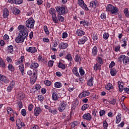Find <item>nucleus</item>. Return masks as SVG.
I'll return each mask as SVG.
<instances>
[{"mask_svg": "<svg viewBox=\"0 0 129 129\" xmlns=\"http://www.w3.org/2000/svg\"><path fill=\"white\" fill-rule=\"evenodd\" d=\"M18 30H19L20 32L15 38V42L18 44L24 43L25 42V39H26L28 37V30L25 25H20L18 26Z\"/></svg>", "mask_w": 129, "mask_h": 129, "instance_id": "f257e3e1", "label": "nucleus"}, {"mask_svg": "<svg viewBox=\"0 0 129 129\" xmlns=\"http://www.w3.org/2000/svg\"><path fill=\"white\" fill-rule=\"evenodd\" d=\"M106 12H109L112 15H115L118 13V8L113 6L111 4H108L106 8Z\"/></svg>", "mask_w": 129, "mask_h": 129, "instance_id": "f03ea898", "label": "nucleus"}, {"mask_svg": "<svg viewBox=\"0 0 129 129\" xmlns=\"http://www.w3.org/2000/svg\"><path fill=\"white\" fill-rule=\"evenodd\" d=\"M25 27L27 29H33L35 28V20L33 18H29L25 23Z\"/></svg>", "mask_w": 129, "mask_h": 129, "instance_id": "7ed1b4c3", "label": "nucleus"}, {"mask_svg": "<svg viewBox=\"0 0 129 129\" xmlns=\"http://www.w3.org/2000/svg\"><path fill=\"white\" fill-rule=\"evenodd\" d=\"M66 9V7L64 6H57L56 7H55L57 15H66V14H67Z\"/></svg>", "mask_w": 129, "mask_h": 129, "instance_id": "20e7f679", "label": "nucleus"}, {"mask_svg": "<svg viewBox=\"0 0 129 129\" xmlns=\"http://www.w3.org/2000/svg\"><path fill=\"white\" fill-rule=\"evenodd\" d=\"M118 62L121 63L123 62V63L124 65H127V64H129V57L128 56H126L125 55L122 54L120 55L118 58Z\"/></svg>", "mask_w": 129, "mask_h": 129, "instance_id": "39448f33", "label": "nucleus"}, {"mask_svg": "<svg viewBox=\"0 0 129 129\" xmlns=\"http://www.w3.org/2000/svg\"><path fill=\"white\" fill-rule=\"evenodd\" d=\"M78 4L85 11H86L87 12H88L89 11V9H88V7H87V5H86V4L84 3V1H83V0H78Z\"/></svg>", "mask_w": 129, "mask_h": 129, "instance_id": "423d86ee", "label": "nucleus"}, {"mask_svg": "<svg viewBox=\"0 0 129 129\" xmlns=\"http://www.w3.org/2000/svg\"><path fill=\"white\" fill-rule=\"evenodd\" d=\"M0 81H2V82H3V83H5V84H8V83H10V79L6 76L3 75L1 74Z\"/></svg>", "mask_w": 129, "mask_h": 129, "instance_id": "0eeeda50", "label": "nucleus"}, {"mask_svg": "<svg viewBox=\"0 0 129 129\" xmlns=\"http://www.w3.org/2000/svg\"><path fill=\"white\" fill-rule=\"evenodd\" d=\"M66 105H67V102H62L59 105L58 107V110L60 112L64 111V110L66 108Z\"/></svg>", "mask_w": 129, "mask_h": 129, "instance_id": "6e6552de", "label": "nucleus"}, {"mask_svg": "<svg viewBox=\"0 0 129 129\" xmlns=\"http://www.w3.org/2000/svg\"><path fill=\"white\" fill-rule=\"evenodd\" d=\"M41 112H42V109L40 107H36L34 110V114L35 116H39Z\"/></svg>", "mask_w": 129, "mask_h": 129, "instance_id": "1a4fd4ad", "label": "nucleus"}, {"mask_svg": "<svg viewBox=\"0 0 129 129\" xmlns=\"http://www.w3.org/2000/svg\"><path fill=\"white\" fill-rule=\"evenodd\" d=\"M88 41V38L86 36H83L81 39H80L78 42L79 45H83L85 44L86 42Z\"/></svg>", "mask_w": 129, "mask_h": 129, "instance_id": "9d476101", "label": "nucleus"}, {"mask_svg": "<svg viewBox=\"0 0 129 129\" xmlns=\"http://www.w3.org/2000/svg\"><path fill=\"white\" fill-rule=\"evenodd\" d=\"M15 81H12L11 82L9 85L7 87V92H11L13 89H14V87L15 86Z\"/></svg>", "mask_w": 129, "mask_h": 129, "instance_id": "9b49d317", "label": "nucleus"}, {"mask_svg": "<svg viewBox=\"0 0 129 129\" xmlns=\"http://www.w3.org/2000/svg\"><path fill=\"white\" fill-rule=\"evenodd\" d=\"M90 92L88 91H83L79 95V98H82L83 97L89 96Z\"/></svg>", "mask_w": 129, "mask_h": 129, "instance_id": "f8f14e48", "label": "nucleus"}, {"mask_svg": "<svg viewBox=\"0 0 129 129\" xmlns=\"http://www.w3.org/2000/svg\"><path fill=\"white\" fill-rule=\"evenodd\" d=\"M26 51L31 53V54H34V53H37V48L35 47H29L26 48Z\"/></svg>", "mask_w": 129, "mask_h": 129, "instance_id": "ddd939ff", "label": "nucleus"}, {"mask_svg": "<svg viewBox=\"0 0 129 129\" xmlns=\"http://www.w3.org/2000/svg\"><path fill=\"white\" fill-rule=\"evenodd\" d=\"M83 119H86L88 121H90V120L92 119V117L91 116V114H90V113H89L84 114L83 116Z\"/></svg>", "mask_w": 129, "mask_h": 129, "instance_id": "4468645a", "label": "nucleus"}, {"mask_svg": "<svg viewBox=\"0 0 129 129\" xmlns=\"http://www.w3.org/2000/svg\"><path fill=\"white\" fill-rule=\"evenodd\" d=\"M68 47V44L67 43L60 42L58 45V48L59 50H63L66 49Z\"/></svg>", "mask_w": 129, "mask_h": 129, "instance_id": "2eb2a0df", "label": "nucleus"}, {"mask_svg": "<svg viewBox=\"0 0 129 129\" xmlns=\"http://www.w3.org/2000/svg\"><path fill=\"white\" fill-rule=\"evenodd\" d=\"M3 18H7L10 16V11H9V10L7 8H5L3 10Z\"/></svg>", "mask_w": 129, "mask_h": 129, "instance_id": "dca6fc26", "label": "nucleus"}, {"mask_svg": "<svg viewBox=\"0 0 129 129\" xmlns=\"http://www.w3.org/2000/svg\"><path fill=\"white\" fill-rule=\"evenodd\" d=\"M96 7H98V3L96 1H91L90 3V7L93 9H96Z\"/></svg>", "mask_w": 129, "mask_h": 129, "instance_id": "f3484780", "label": "nucleus"}, {"mask_svg": "<svg viewBox=\"0 0 129 129\" xmlns=\"http://www.w3.org/2000/svg\"><path fill=\"white\" fill-rule=\"evenodd\" d=\"M52 100L56 101L59 99V94L57 93L56 92H54L52 94Z\"/></svg>", "mask_w": 129, "mask_h": 129, "instance_id": "a211bd4d", "label": "nucleus"}, {"mask_svg": "<svg viewBox=\"0 0 129 129\" xmlns=\"http://www.w3.org/2000/svg\"><path fill=\"white\" fill-rule=\"evenodd\" d=\"M76 35H77V36H84V35H85V32L81 29H78L76 31Z\"/></svg>", "mask_w": 129, "mask_h": 129, "instance_id": "6ab92c4d", "label": "nucleus"}, {"mask_svg": "<svg viewBox=\"0 0 129 129\" xmlns=\"http://www.w3.org/2000/svg\"><path fill=\"white\" fill-rule=\"evenodd\" d=\"M118 87L119 88V91L120 92L123 91V89H124L123 88V83L120 81H118Z\"/></svg>", "mask_w": 129, "mask_h": 129, "instance_id": "aec40b11", "label": "nucleus"}, {"mask_svg": "<svg viewBox=\"0 0 129 129\" xmlns=\"http://www.w3.org/2000/svg\"><path fill=\"white\" fill-rule=\"evenodd\" d=\"M72 72L75 76H77V77H80V75L79 74V73H78L77 67H74L72 70Z\"/></svg>", "mask_w": 129, "mask_h": 129, "instance_id": "412c9836", "label": "nucleus"}, {"mask_svg": "<svg viewBox=\"0 0 129 129\" xmlns=\"http://www.w3.org/2000/svg\"><path fill=\"white\" fill-rule=\"evenodd\" d=\"M49 14L51 15L52 17L57 16V11L54 8H50L49 10Z\"/></svg>", "mask_w": 129, "mask_h": 129, "instance_id": "4be33fe9", "label": "nucleus"}, {"mask_svg": "<svg viewBox=\"0 0 129 129\" xmlns=\"http://www.w3.org/2000/svg\"><path fill=\"white\" fill-rule=\"evenodd\" d=\"M93 80H94V78L93 77H91L90 79L88 80L87 81V86L91 87L93 86Z\"/></svg>", "mask_w": 129, "mask_h": 129, "instance_id": "5701e85b", "label": "nucleus"}, {"mask_svg": "<svg viewBox=\"0 0 129 129\" xmlns=\"http://www.w3.org/2000/svg\"><path fill=\"white\" fill-rule=\"evenodd\" d=\"M25 67H24V64H21L19 66V70L21 72V74L22 76L25 75Z\"/></svg>", "mask_w": 129, "mask_h": 129, "instance_id": "b1692460", "label": "nucleus"}, {"mask_svg": "<svg viewBox=\"0 0 129 129\" xmlns=\"http://www.w3.org/2000/svg\"><path fill=\"white\" fill-rule=\"evenodd\" d=\"M97 52H98V49L97 47L96 46H95L92 51V54L94 57L97 55Z\"/></svg>", "mask_w": 129, "mask_h": 129, "instance_id": "393cba45", "label": "nucleus"}, {"mask_svg": "<svg viewBox=\"0 0 129 129\" xmlns=\"http://www.w3.org/2000/svg\"><path fill=\"white\" fill-rule=\"evenodd\" d=\"M94 70L95 71H97V70H101V65L100 64L97 63L94 65L93 67Z\"/></svg>", "mask_w": 129, "mask_h": 129, "instance_id": "a878e982", "label": "nucleus"}, {"mask_svg": "<svg viewBox=\"0 0 129 129\" xmlns=\"http://www.w3.org/2000/svg\"><path fill=\"white\" fill-rule=\"evenodd\" d=\"M80 25H83L84 27H88L89 26V22L87 21V20H83L80 21Z\"/></svg>", "mask_w": 129, "mask_h": 129, "instance_id": "bb28decb", "label": "nucleus"}, {"mask_svg": "<svg viewBox=\"0 0 129 129\" xmlns=\"http://www.w3.org/2000/svg\"><path fill=\"white\" fill-rule=\"evenodd\" d=\"M39 67V63L37 62H32L31 66L30 67L31 69H37Z\"/></svg>", "mask_w": 129, "mask_h": 129, "instance_id": "cd10ccee", "label": "nucleus"}, {"mask_svg": "<svg viewBox=\"0 0 129 129\" xmlns=\"http://www.w3.org/2000/svg\"><path fill=\"white\" fill-rule=\"evenodd\" d=\"M121 121V114L118 113L116 117V123H119Z\"/></svg>", "mask_w": 129, "mask_h": 129, "instance_id": "c85d7f7f", "label": "nucleus"}, {"mask_svg": "<svg viewBox=\"0 0 129 129\" xmlns=\"http://www.w3.org/2000/svg\"><path fill=\"white\" fill-rule=\"evenodd\" d=\"M7 50L11 54H14V46L11 45L7 47Z\"/></svg>", "mask_w": 129, "mask_h": 129, "instance_id": "c756f323", "label": "nucleus"}, {"mask_svg": "<svg viewBox=\"0 0 129 129\" xmlns=\"http://www.w3.org/2000/svg\"><path fill=\"white\" fill-rule=\"evenodd\" d=\"M37 74V72H35L33 73V80H31V84H34L35 82H36V81L37 80V75H36Z\"/></svg>", "mask_w": 129, "mask_h": 129, "instance_id": "7c9ffc66", "label": "nucleus"}, {"mask_svg": "<svg viewBox=\"0 0 129 129\" xmlns=\"http://www.w3.org/2000/svg\"><path fill=\"white\" fill-rule=\"evenodd\" d=\"M7 64H6V62L5 61H4V59L3 58H0V66L2 68H6V66Z\"/></svg>", "mask_w": 129, "mask_h": 129, "instance_id": "2f4dec72", "label": "nucleus"}, {"mask_svg": "<svg viewBox=\"0 0 129 129\" xmlns=\"http://www.w3.org/2000/svg\"><path fill=\"white\" fill-rule=\"evenodd\" d=\"M110 74L111 76H115L116 75V70L114 68H112L110 70Z\"/></svg>", "mask_w": 129, "mask_h": 129, "instance_id": "473e14b6", "label": "nucleus"}, {"mask_svg": "<svg viewBox=\"0 0 129 129\" xmlns=\"http://www.w3.org/2000/svg\"><path fill=\"white\" fill-rule=\"evenodd\" d=\"M62 15L57 14V19L58 20V22H62L65 21V18L61 16Z\"/></svg>", "mask_w": 129, "mask_h": 129, "instance_id": "72a5a7b5", "label": "nucleus"}, {"mask_svg": "<svg viewBox=\"0 0 129 129\" xmlns=\"http://www.w3.org/2000/svg\"><path fill=\"white\" fill-rule=\"evenodd\" d=\"M107 90H110V89H113V86L110 83H108L105 87Z\"/></svg>", "mask_w": 129, "mask_h": 129, "instance_id": "f704fd0d", "label": "nucleus"}, {"mask_svg": "<svg viewBox=\"0 0 129 129\" xmlns=\"http://www.w3.org/2000/svg\"><path fill=\"white\" fill-rule=\"evenodd\" d=\"M123 41V44L121 45V47H126V43H127V41H128V39L127 37H124L123 39H122Z\"/></svg>", "mask_w": 129, "mask_h": 129, "instance_id": "c9c22d12", "label": "nucleus"}, {"mask_svg": "<svg viewBox=\"0 0 129 129\" xmlns=\"http://www.w3.org/2000/svg\"><path fill=\"white\" fill-rule=\"evenodd\" d=\"M70 126H71L72 128H74V127H75V126H76V125H78V121H75L73 122H71L70 124Z\"/></svg>", "mask_w": 129, "mask_h": 129, "instance_id": "e433bc0d", "label": "nucleus"}, {"mask_svg": "<svg viewBox=\"0 0 129 129\" xmlns=\"http://www.w3.org/2000/svg\"><path fill=\"white\" fill-rule=\"evenodd\" d=\"M54 87L55 88H61L62 87V84L60 82H56L54 83Z\"/></svg>", "mask_w": 129, "mask_h": 129, "instance_id": "4c0bfd02", "label": "nucleus"}, {"mask_svg": "<svg viewBox=\"0 0 129 129\" xmlns=\"http://www.w3.org/2000/svg\"><path fill=\"white\" fill-rule=\"evenodd\" d=\"M52 21L54 24H58L59 23V21L58 20V17H57V15L54 16H52Z\"/></svg>", "mask_w": 129, "mask_h": 129, "instance_id": "58836bf2", "label": "nucleus"}, {"mask_svg": "<svg viewBox=\"0 0 129 129\" xmlns=\"http://www.w3.org/2000/svg\"><path fill=\"white\" fill-rule=\"evenodd\" d=\"M97 61L98 63L100 64V65H102V64H103V60L102 59V58H101V57L100 56H98L97 57Z\"/></svg>", "mask_w": 129, "mask_h": 129, "instance_id": "ea45409f", "label": "nucleus"}, {"mask_svg": "<svg viewBox=\"0 0 129 129\" xmlns=\"http://www.w3.org/2000/svg\"><path fill=\"white\" fill-rule=\"evenodd\" d=\"M65 59H67L68 60V61H70L71 62L72 60H73V58H72V56L71 55V54H68L65 56Z\"/></svg>", "mask_w": 129, "mask_h": 129, "instance_id": "a19ab883", "label": "nucleus"}, {"mask_svg": "<svg viewBox=\"0 0 129 129\" xmlns=\"http://www.w3.org/2000/svg\"><path fill=\"white\" fill-rule=\"evenodd\" d=\"M18 97L19 98V99L23 100L24 98H25V94L24 93H19L18 94Z\"/></svg>", "mask_w": 129, "mask_h": 129, "instance_id": "79ce46f5", "label": "nucleus"}, {"mask_svg": "<svg viewBox=\"0 0 129 129\" xmlns=\"http://www.w3.org/2000/svg\"><path fill=\"white\" fill-rule=\"evenodd\" d=\"M79 73L81 76H83V75L85 74V72L84 71V70H83V68L82 67H81L79 68Z\"/></svg>", "mask_w": 129, "mask_h": 129, "instance_id": "37998d69", "label": "nucleus"}, {"mask_svg": "<svg viewBox=\"0 0 129 129\" xmlns=\"http://www.w3.org/2000/svg\"><path fill=\"white\" fill-rule=\"evenodd\" d=\"M8 69L9 71H12V72H14L15 71V67L13 66V64L9 63L8 65Z\"/></svg>", "mask_w": 129, "mask_h": 129, "instance_id": "c03bdc74", "label": "nucleus"}, {"mask_svg": "<svg viewBox=\"0 0 129 129\" xmlns=\"http://www.w3.org/2000/svg\"><path fill=\"white\" fill-rule=\"evenodd\" d=\"M58 67V68H61V69H62V70H64V69L66 68L65 64L61 63L60 61H59Z\"/></svg>", "mask_w": 129, "mask_h": 129, "instance_id": "a18cd8bd", "label": "nucleus"}, {"mask_svg": "<svg viewBox=\"0 0 129 129\" xmlns=\"http://www.w3.org/2000/svg\"><path fill=\"white\" fill-rule=\"evenodd\" d=\"M44 31L46 34V35H49L50 32L49 31V30H48V27L46 26V25H45L43 27Z\"/></svg>", "mask_w": 129, "mask_h": 129, "instance_id": "49530a36", "label": "nucleus"}, {"mask_svg": "<svg viewBox=\"0 0 129 129\" xmlns=\"http://www.w3.org/2000/svg\"><path fill=\"white\" fill-rule=\"evenodd\" d=\"M49 112H50V113H52V114H57V113H58L57 109H52V108H51V109L49 111Z\"/></svg>", "mask_w": 129, "mask_h": 129, "instance_id": "de8ad7c7", "label": "nucleus"}, {"mask_svg": "<svg viewBox=\"0 0 129 129\" xmlns=\"http://www.w3.org/2000/svg\"><path fill=\"white\" fill-rule=\"evenodd\" d=\"M109 37V34H108V33L107 32L104 33L103 35V38L104 40H107V39H108Z\"/></svg>", "mask_w": 129, "mask_h": 129, "instance_id": "09e8293b", "label": "nucleus"}, {"mask_svg": "<svg viewBox=\"0 0 129 129\" xmlns=\"http://www.w3.org/2000/svg\"><path fill=\"white\" fill-rule=\"evenodd\" d=\"M123 12L125 17H126V18H128L129 17L128 9L125 8L123 10Z\"/></svg>", "mask_w": 129, "mask_h": 129, "instance_id": "8fccbe9b", "label": "nucleus"}, {"mask_svg": "<svg viewBox=\"0 0 129 129\" xmlns=\"http://www.w3.org/2000/svg\"><path fill=\"white\" fill-rule=\"evenodd\" d=\"M89 107V105H88V104H84L82 107V110L84 111V110H86V109H87V108H88Z\"/></svg>", "mask_w": 129, "mask_h": 129, "instance_id": "3c124183", "label": "nucleus"}, {"mask_svg": "<svg viewBox=\"0 0 129 129\" xmlns=\"http://www.w3.org/2000/svg\"><path fill=\"white\" fill-rule=\"evenodd\" d=\"M75 62H79L81 61V58H80V56L79 55H76L75 58Z\"/></svg>", "mask_w": 129, "mask_h": 129, "instance_id": "603ef678", "label": "nucleus"}, {"mask_svg": "<svg viewBox=\"0 0 129 129\" xmlns=\"http://www.w3.org/2000/svg\"><path fill=\"white\" fill-rule=\"evenodd\" d=\"M44 84L46 86H50L52 84V82L49 80L44 81Z\"/></svg>", "mask_w": 129, "mask_h": 129, "instance_id": "864d4df0", "label": "nucleus"}, {"mask_svg": "<svg viewBox=\"0 0 129 129\" xmlns=\"http://www.w3.org/2000/svg\"><path fill=\"white\" fill-rule=\"evenodd\" d=\"M53 64H54L53 60H49L48 62V67H53Z\"/></svg>", "mask_w": 129, "mask_h": 129, "instance_id": "5fc2aeb1", "label": "nucleus"}, {"mask_svg": "<svg viewBox=\"0 0 129 129\" xmlns=\"http://www.w3.org/2000/svg\"><path fill=\"white\" fill-rule=\"evenodd\" d=\"M21 13V11L20 10H19L18 8H16L14 10V15L17 16V15H19V14Z\"/></svg>", "mask_w": 129, "mask_h": 129, "instance_id": "6e6d98bb", "label": "nucleus"}, {"mask_svg": "<svg viewBox=\"0 0 129 129\" xmlns=\"http://www.w3.org/2000/svg\"><path fill=\"white\" fill-rule=\"evenodd\" d=\"M7 112H8V114L10 115V116L11 115V112H13L14 110H13V109L12 108H11V107H7Z\"/></svg>", "mask_w": 129, "mask_h": 129, "instance_id": "4d7b16f0", "label": "nucleus"}, {"mask_svg": "<svg viewBox=\"0 0 129 129\" xmlns=\"http://www.w3.org/2000/svg\"><path fill=\"white\" fill-rule=\"evenodd\" d=\"M23 2V0H15V5H22Z\"/></svg>", "mask_w": 129, "mask_h": 129, "instance_id": "13d9d810", "label": "nucleus"}, {"mask_svg": "<svg viewBox=\"0 0 129 129\" xmlns=\"http://www.w3.org/2000/svg\"><path fill=\"white\" fill-rule=\"evenodd\" d=\"M21 113L22 115H23V116H26V115L27 114V111H26V109H23L21 110Z\"/></svg>", "mask_w": 129, "mask_h": 129, "instance_id": "bf43d9fd", "label": "nucleus"}, {"mask_svg": "<svg viewBox=\"0 0 129 129\" xmlns=\"http://www.w3.org/2000/svg\"><path fill=\"white\" fill-rule=\"evenodd\" d=\"M108 126V123H107V122L106 121V120L103 121L104 128H105V129H107Z\"/></svg>", "mask_w": 129, "mask_h": 129, "instance_id": "052dcab7", "label": "nucleus"}, {"mask_svg": "<svg viewBox=\"0 0 129 129\" xmlns=\"http://www.w3.org/2000/svg\"><path fill=\"white\" fill-rule=\"evenodd\" d=\"M19 121L21 122V119H18L16 121V125L17 126H18L17 129H21V128L22 127H20V123H19Z\"/></svg>", "mask_w": 129, "mask_h": 129, "instance_id": "680f3d73", "label": "nucleus"}, {"mask_svg": "<svg viewBox=\"0 0 129 129\" xmlns=\"http://www.w3.org/2000/svg\"><path fill=\"white\" fill-rule=\"evenodd\" d=\"M34 107V106L33 105V104H30L28 107V110L29 111H32L33 110V108Z\"/></svg>", "mask_w": 129, "mask_h": 129, "instance_id": "e2e57ef3", "label": "nucleus"}, {"mask_svg": "<svg viewBox=\"0 0 129 129\" xmlns=\"http://www.w3.org/2000/svg\"><path fill=\"white\" fill-rule=\"evenodd\" d=\"M99 113L100 116H103V115H104V114H105V111H104V110H101L99 111Z\"/></svg>", "mask_w": 129, "mask_h": 129, "instance_id": "0e129e2a", "label": "nucleus"}, {"mask_svg": "<svg viewBox=\"0 0 129 129\" xmlns=\"http://www.w3.org/2000/svg\"><path fill=\"white\" fill-rule=\"evenodd\" d=\"M114 66H115V62L114 61H112L111 63H110L109 67V68H112V67H114Z\"/></svg>", "mask_w": 129, "mask_h": 129, "instance_id": "69168bd1", "label": "nucleus"}, {"mask_svg": "<svg viewBox=\"0 0 129 129\" xmlns=\"http://www.w3.org/2000/svg\"><path fill=\"white\" fill-rule=\"evenodd\" d=\"M38 97L39 101H43L44 100V97L42 95H39L38 96Z\"/></svg>", "mask_w": 129, "mask_h": 129, "instance_id": "338daca9", "label": "nucleus"}, {"mask_svg": "<svg viewBox=\"0 0 129 129\" xmlns=\"http://www.w3.org/2000/svg\"><path fill=\"white\" fill-rule=\"evenodd\" d=\"M73 104L75 105V106L77 107V106H78V105L79 104V101L78 100H76Z\"/></svg>", "mask_w": 129, "mask_h": 129, "instance_id": "774afa93", "label": "nucleus"}]
</instances>
